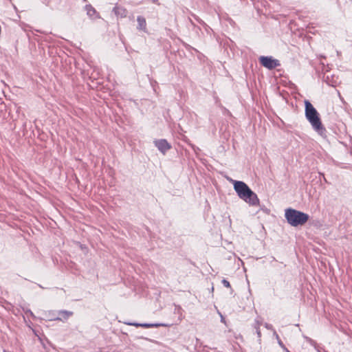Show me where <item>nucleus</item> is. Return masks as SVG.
Returning a JSON list of instances; mask_svg holds the SVG:
<instances>
[{"label": "nucleus", "mask_w": 352, "mask_h": 352, "mask_svg": "<svg viewBox=\"0 0 352 352\" xmlns=\"http://www.w3.org/2000/svg\"><path fill=\"white\" fill-rule=\"evenodd\" d=\"M305 105L306 118L310 122L313 129L319 135H322L325 130L322 124L319 113L308 100L305 101Z\"/></svg>", "instance_id": "f257e3e1"}, {"label": "nucleus", "mask_w": 352, "mask_h": 352, "mask_svg": "<svg viewBox=\"0 0 352 352\" xmlns=\"http://www.w3.org/2000/svg\"><path fill=\"white\" fill-rule=\"evenodd\" d=\"M241 199L250 206H258L259 204V199L257 195L251 189Z\"/></svg>", "instance_id": "423d86ee"}, {"label": "nucleus", "mask_w": 352, "mask_h": 352, "mask_svg": "<svg viewBox=\"0 0 352 352\" xmlns=\"http://www.w3.org/2000/svg\"><path fill=\"white\" fill-rule=\"evenodd\" d=\"M28 312L30 314L31 316H33V314L32 311H29Z\"/></svg>", "instance_id": "4468645a"}, {"label": "nucleus", "mask_w": 352, "mask_h": 352, "mask_svg": "<svg viewBox=\"0 0 352 352\" xmlns=\"http://www.w3.org/2000/svg\"><path fill=\"white\" fill-rule=\"evenodd\" d=\"M137 28L140 30L145 31L146 29V23H139Z\"/></svg>", "instance_id": "9b49d317"}, {"label": "nucleus", "mask_w": 352, "mask_h": 352, "mask_svg": "<svg viewBox=\"0 0 352 352\" xmlns=\"http://www.w3.org/2000/svg\"><path fill=\"white\" fill-rule=\"evenodd\" d=\"M259 61L263 67L269 69H274L280 65L279 61L272 56H261Z\"/></svg>", "instance_id": "20e7f679"}, {"label": "nucleus", "mask_w": 352, "mask_h": 352, "mask_svg": "<svg viewBox=\"0 0 352 352\" xmlns=\"http://www.w3.org/2000/svg\"><path fill=\"white\" fill-rule=\"evenodd\" d=\"M137 22H146V19L144 16H138L137 18Z\"/></svg>", "instance_id": "ddd939ff"}, {"label": "nucleus", "mask_w": 352, "mask_h": 352, "mask_svg": "<svg viewBox=\"0 0 352 352\" xmlns=\"http://www.w3.org/2000/svg\"><path fill=\"white\" fill-rule=\"evenodd\" d=\"M352 1V0H351Z\"/></svg>", "instance_id": "a211bd4d"}, {"label": "nucleus", "mask_w": 352, "mask_h": 352, "mask_svg": "<svg viewBox=\"0 0 352 352\" xmlns=\"http://www.w3.org/2000/svg\"><path fill=\"white\" fill-rule=\"evenodd\" d=\"M129 325L134 327H142L144 328L158 327L160 326L166 327L167 325L164 324H148V323H127Z\"/></svg>", "instance_id": "9d476101"}, {"label": "nucleus", "mask_w": 352, "mask_h": 352, "mask_svg": "<svg viewBox=\"0 0 352 352\" xmlns=\"http://www.w3.org/2000/svg\"><path fill=\"white\" fill-rule=\"evenodd\" d=\"M229 181L233 184L234 189L237 193L239 198L243 197L245 194L248 192L250 188L243 182L236 181L230 179Z\"/></svg>", "instance_id": "7ed1b4c3"}, {"label": "nucleus", "mask_w": 352, "mask_h": 352, "mask_svg": "<svg viewBox=\"0 0 352 352\" xmlns=\"http://www.w3.org/2000/svg\"><path fill=\"white\" fill-rule=\"evenodd\" d=\"M221 321L223 322L224 321V319L221 316Z\"/></svg>", "instance_id": "dca6fc26"}, {"label": "nucleus", "mask_w": 352, "mask_h": 352, "mask_svg": "<svg viewBox=\"0 0 352 352\" xmlns=\"http://www.w3.org/2000/svg\"><path fill=\"white\" fill-rule=\"evenodd\" d=\"M222 283H223V285L225 287H228V288H230V283H229L227 280L223 279V280H222Z\"/></svg>", "instance_id": "f8f14e48"}, {"label": "nucleus", "mask_w": 352, "mask_h": 352, "mask_svg": "<svg viewBox=\"0 0 352 352\" xmlns=\"http://www.w3.org/2000/svg\"><path fill=\"white\" fill-rule=\"evenodd\" d=\"M290 23L294 22L293 20L289 21Z\"/></svg>", "instance_id": "f3484780"}, {"label": "nucleus", "mask_w": 352, "mask_h": 352, "mask_svg": "<svg viewBox=\"0 0 352 352\" xmlns=\"http://www.w3.org/2000/svg\"><path fill=\"white\" fill-rule=\"evenodd\" d=\"M85 10L91 20H96L100 18V14L91 4H87L85 6Z\"/></svg>", "instance_id": "6e6552de"}, {"label": "nucleus", "mask_w": 352, "mask_h": 352, "mask_svg": "<svg viewBox=\"0 0 352 352\" xmlns=\"http://www.w3.org/2000/svg\"><path fill=\"white\" fill-rule=\"evenodd\" d=\"M285 217L288 223L294 227L302 226L309 219V215L307 214L292 208L285 210Z\"/></svg>", "instance_id": "f03ea898"}, {"label": "nucleus", "mask_w": 352, "mask_h": 352, "mask_svg": "<svg viewBox=\"0 0 352 352\" xmlns=\"http://www.w3.org/2000/svg\"><path fill=\"white\" fill-rule=\"evenodd\" d=\"M154 144L158 150L163 154H164L171 148V146L169 144V143H168V142L164 139L155 140Z\"/></svg>", "instance_id": "0eeeda50"}, {"label": "nucleus", "mask_w": 352, "mask_h": 352, "mask_svg": "<svg viewBox=\"0 0 352 352\" xmlns=\"http://www.w3.org/2000/svg\"><path fill=\"white\" fill-rule=\"evenodd\" d=\"M73 313L68 311H59L58 313V316L52 318L51 320H63L65 321L67 320L71 316H72Z\"/></svg>", "instance_id": "1a4fd4ad"}, {"label": "nucleus", "mask_w": 352, "mask_h": 352, "mask_svg": "<svg viewBox=\"0 0 352 352\" xmlns=\"http://www.w3.org/2000/svg\"><path fill=\"white\" fill-rule=\"evenodd\" d=\"M257 333H258V336H260L261 333L259 331H257Z\"/></svg>", "instance_id": "2eb2a0df"}, {"label": "nucleus", "mask_w": 352, "mask_h": 352, "mask_svg": "<svg viewBox=\"0 0 352 352\" xmlns=\"http://www.w3.org/2000/svg\"><path fill=\"white\" fill-rule=\"evenodd\" d=\"M129 14V12L126 9L118 4L113 7L111 11V15L115 16L117 20L123 19L127 17L130 18V16H128Z\"/></svg>", "instance_id": "39448f33"}]
</instances>
